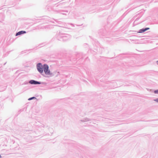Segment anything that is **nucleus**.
<instances>
[{
	"label": "nucleus",
	"instance_id": "f03ea898",
	"mask_svg": "<svg viewBox=\"0 0 158 158\" xmlns=\"http://www.w3.org/2000/svg\"><path fill=\"white\" fill-rule=\"evenodd\" d=\"M44 71L45 74L49 75L51 77L54 76V74L50 72V71L49 69L48 65L46 64H44Z\"/></svg>",
	"mask_w": 158,
	"mask_h": 158
},
{
	"label": "nucleus",
	"instance_id": "423d86ee",
	"mask_svg": "<svg viewBox=\"0 0 158 158\" xmlns=\"http://www.w3.org/2000/svg\"><path fill=\"white\" fill-rule=\"evenodd\" d=\"M26 33L25 31H20L18 32H17L15 34V36H17L19 35H20L22 34H25Z\"/></svg>",
	"mask_w": 158,
	"mask_h": 158
},
{
	"label": "nucleus",
	"instance_id": "0eeeda50",
	"mask_svg": "<svg viewBox=\"0 0 158 158\" xmlns=\"http://www.w3.org/2000/svg\"><path fill=\"white\" fill-rule=\"evenodd\" d=\"M36 99V98L35 97H32L29 98L28 100L30 101V100H32L33 99Z\"/></svg>",
	"mask_w": 158,
	"mask_h": 158
},
{
	"label": "nucleus",
	"instance_id": "1a4fd4ad",
	"mask_svg": "<svg viewBox=\"0 0 158 158\" xmlns=\"http://www.w3.org/2000/svg\"><path fill=\"white\" fill-rule=\"evenodd\" d=\"M154 101L158 103V98L154 100Z\"/></svg>",
	"mask_w": 158,
	"mask_h": 158
},
{
	"label": "nucleus",
	"instance_id": "7ed1b4c3",
	"mask_svg": "<svg viewBox=\"0 0 158 158\" xmlns=\"http://www.w3.org/2000/svg\"><path fill=\"white\" fill-rule=\"evenodd\" d=\"M36 68L38 71L42 75H43L42 73H43L44 69V64L43 65L41 63H38L36 65Z\"/></svg>",
	"mask_w": 158,
	"mask_h": 158
},
{
	"label": "nucleus",
	"instance_id": "f257e3e1",
	"mask_svg": "<svg viewBox=\"0 0 158 158\" xmlns=\"http://www.w3.org/2000/svg\"><path fill=\"white\" fill-rule=\"evenodd\" d=\"M71 38V36L68 34H60L57 36L58 40L66 41Z\"/></svg>",
	"mask_w": 158,
	"mask_h": 158
},
{
	"label": "nucleus",
	"instance_id": "ddd939ff",
	"mask_svg": "<svg viewBox=\"0 0 158 158\" xmlns=\"http://www.w3.org/2000/svg\"><path fill=\"white\" fill-rule=\"evenodd\" d=\"M3 91V90H0V92L2 91Z\"/></svg>",
	"mask_w": 158,
	"mask_h": 158
},
{
	"label": "nucleus",
	"instance_id": "2eb2a0df",
	"mask_svg": "<svg viewBox=\"0 0 158 158\" xmlns=\"http://www.w3.org/2000/svg\"><path fill=\"white\" fill-rule=\"evenodd\" d=\"M6 64V63H5L4 64Z\"/></svg>",
	"mask_w": 158,
	"mask_h": 158
},
{
	"label": "nucleus",
	"instance_id": "4468645a",
	"mask_svg": "<svg viewBox=\"0 0 158 158\" xmlns=\"http://www.w3.org/2000/svg\"><path fill=\"white\" fill-rule=\"evenodd\" d=\"M1 155H0V158H1Z\"/></svg>",
	"mask_w": 158,
	"mask_h": 158
},
{
	"label": "nucleus",
	"instance_id": "39448f33",
	"mask_svg": "<svg viewBox=\"0 0 158 158\" xmlns=\"http://www.w3.org/2000/svg\"><path fill=\"white\" fill-rule=\"evenodd\" d=\"M150 29L149 27H145L141 29H140L138 31V33H143L145 31H146Z\"/></svg>",
	"mask_w": 158,
	"mask_h": 158
},
{
	"label": "nucleus",
	"instance_id": "9b49d317",
	"mask_svg": "<svg viewBox=\"0 0 158 158\" xmlns=\"http://www.w3.org/2000/svg\"><path fill=\"white\" fill-rule=\"evenodd\" d=\"M71 25L72 26H73V27H74V24H72V23H71Z\"/></svg>",
	"mask_w": 158,
	"mask_h": 158
},
{
	"label": "nucleus",
	"instance_id": "f8f14e48",
	"mask_svg": "<svg viewBox=\"0 0 158 158\" xmlns=\"http://www.w3.org/2000/svg\"><path fill=\"white\" fill-rule=\"evenodd\" d=\"M156 63H157V64L158 65V60L156 61Z\"/></svg>",
	"mask_w": 158,
	"mask_h": 158
},
{
	"label": "nucleus",
	"instance_id": "20e7f679",
	"mask_svg": "<svg viewBox=\"0 0 158 158\" xmlns=\"http://www.w3.org/2000/svg\"><path fill=\"white\" fill-rule=\"evenodd\" d=\"M29 83L31 85H40L44 83L43 82L37 81L34 80H31L29 81Z\"/></svg>",
	"mask_w": 158,
	"mask_h": 158
},
{
	"label": "nucleus",
	"instance_id": "9d476101",
	"mask_svg": "<svg viewBox=\"0 0 158 158\" xmlns=\"http://www.w3.org/2000/svg\"><path fill=\"white\" fill-rule=\"evenodd\" d=\"M28 83H29V82H28L27 81H26L25 82H24V84L26 85V84H27Z\"/></svg>",
	"mask_w": 158,
	"mask_h": 158
},
{
	"label": "nucleus",
	"instance_id": "6e6552de",
	"mask_svg": "<svg viewBox=\"0 0 158 158\" xmlns=\"http://www.w3.org/2000/svg\"><path fill=\"white\" fill-rule=\"evenodd\" d=\"M154 93L156 94H158V89L157 90H155L154 91Z\"/></svg>",
	"mask_w": 158,
	"mask_h": 158
}]
</instances>
